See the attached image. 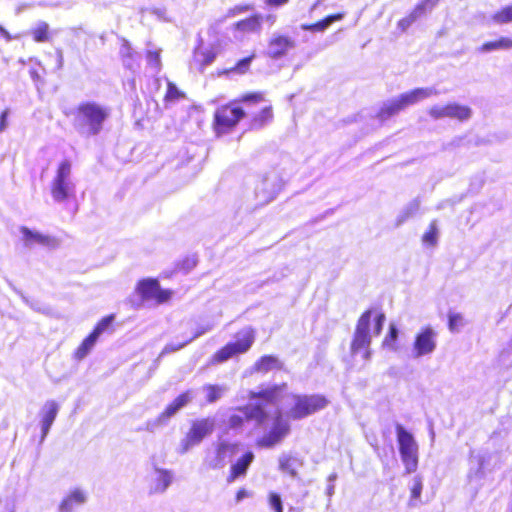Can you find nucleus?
Segmentation results:
<instances>
[{
  "label": "nucleus",
  "mask_w": 512,
  "mask_h": 512,
  "mask_svg": "<svg viewBox=\"0 0 512 512\" xmlns=\"http://www.w3.org/2000/svg\"><path fill=\"white\" fill-rule=\"evenodd\" d=\"M286 389V385H274L259 392L247 391L250 400L258 399L255 404H248L236 409V413L229 417L228 425L232 429L239 428L244 421H255L256 425L266 428L269 420H272L270 431L258 440V445L265 448L273 447L285 438L290 425L282 416V412L276 407L277 401Z\"/></svg>",
  "instance_id": "f257e3e1"
},
{
  "label": "nucleus",
  "mask_w": 512,
  "mask_h": 512,
  "mask_svg": "<svg viewBox=\"0 0 512 512\" xmlns=\"http://www.w3.org/2000/svg\"><path fill=\"white\" fill-rule=\"evenodd\" d=\"M372 316V310H367L361 315L357 322L353 340L351 343L352 354H356L360 350H364L363 358L365 360H369L371 356L369 346L371 343L372 335L378 336L381 333L385 322V315L383 313H377L374 316V325L373 330L371 332Z\"/></svg>",
  "instance_id": "f03ea898"
},
{
  "label": "nucleus",
  "mask_w": 512,
  "mask_h": 512,
  "mask_svg": "<svg viewBox=\"0 0 512 512\" xmlns=\"http://www.w3.org/2000/svg\"><path fill=\"white\" fill-rule=\"evenodd\" d=\"M110 110L95 102L80 104L74 114V127L88 136L97 135L109 117Z\"/></svg>",
  "instance_id": "7ed1b4c3"
},
{
  "label": "nucleus",
  "mask_w": 512,
  "mask_h": 512,
  "mask_svg": "<svg viewBox=\"0 0 512 512\" xmlns=\"http://www.w3.org/2000/svg\"><path fill=\"white\" fill-rule=\"evenodd\" d=\"M438 90L434 87H421L407 91L383 103L378 117L381 120H386L391 116L398 114L400 111L409 106L415 105L432 96H437Z\"/></svg>",
  "instance_id": "20e7f679"
},
{
  "label": "nucleus",
  "mask_w": 512,
  "mask_h": 512,
  "mask_svg": "<svg viewBox=\"0 0 512 512\" xmlns=\"http://www.w3.org/2000/svg\"><path fill=\"white\" fill-rule=\"evenodd\" d=\"M291 407L287 410V416L293 420L306 418L315 412L324 409L328 401L321 395H292Z\"/></svg>",
  "instance_id": "39448f33"
},
{
  "label": "nucleus",
  "mask_w": 512,
  "mask_h": 512,
  "mask_svg": "<svg viewBox=\"0 0 512 512\" xmlns=\"http://www.w3.org/2000/svg\"><path fill=\"white\" fill-rule=\"evenodd\" d=\"M397 442L401 460L408 474L416 471L418 467V444L413 435L402 425H396Z\"/></svg>",
  "instance_id": "423d86ee"
},
{
  "label": "nucleus",
  "mask_w": 512,
  "mask_h": 512,
  "mask_svg": "<svg viewBox=\"0 0 512 512\" xmlns=\"http://www.w3.org/2000/svg\"><path fill=\"white\" fill-rule=\"evenodd\" d=\"M74 194L75 184L71 178V163L64 160L59 164L52 181L51 195L54 201L61 203L73 197Z\"/></svg>",
  "instance_id": "0eeeda50"
},
{
  "label": "nucleus",
  "mask_w": 512,
  "mask_h": 512,
  "mask_svg": "<svg viewBox=\"0 0 512 512\" xmlns=\"http://www.w3.org/2000/svg\"><path fill=\"white\" fill-rule=\"evenodd\" d=\"M255 340L254 330L250 327H246L239 331L236 336V341L228 343L219 351H217L211 362L213 364L222 363L230 359L231 357L247 352Z\"/></svg>",
  "instance_id": "6e6552de"
},
{
  "label": "nucleus",
  "mask_w": 512,
  "mask_h": 512,
  "mask_svg": "<svg viewBox=\"0 0 512 512\" xmlns=\"http://www.w3.org/2000/svg\"><path fill=\"white\" fill-rule=\"evenodd\" d=\"M215 426L216 420L213 417L193 421L185 438L180 442V452L184 454L192 447L199 445L204 438L213 433Z\"/></svg>",
  "instance_id": "1a4fd4ad"
},
{
  "label": "nucleus",
  "mask_w": 512,
  "mask_h": 512,
  "mask_svg": "<svg viewBox=\"0 0 512 512\" xmlns=\"http://www.w3.org/2000/svg\"><path fill=\"white\" fill-rule=\"evenodd\" d=\"M239 445L226 440H219L213 443L211 448L207 449L203 464L208 469H222L227 460L234 456L238 451Z\"/></svg>",
  "instance_id": "9d476101"
},
{
  "label": "nucleus",
  "mask_w": 512,
  "mask_h": 512,
  "mask_svg": "<svg viewBox=\"0 0 512 512\" xmlns=\"http://www.w3.org/2000/svg\"><path fill=\"white\" fill-rule=\"evenodd\" d=\"M491 460V455L486 450H472L468 458L467 480L469 485L476 490L483 486V480L486 478V468Z\"/></svg>",
  "instance_id": "9b49d317"
},
{
  "label": "nucleus",
  "mask_w": 512,
  "mask_h": 512,
  "mask_svg": "<svg viewBox=\"0 0 512 512\" xmlns=\"http://www.w3.org/2000/svg\"><path fill=\"white\" fill-rule=\"evenodd\" d=\"M283 185V180L276 171L262 176L255 187V197L259 204L265 205L273 201Z\"/></svg>",
  "instance_id": "f8f14e48"
},
{
  "label": "nucleus",
  "mask_w": 512,
  "mask_h": 512,
  "mask_svg": "<svg viewBox=\"0 0 512 512\" xmlns=\"http://www.w3.org/2000/svg\"><path fill=\"white\" fill-rule=\"evenodd\" d=\"M245 115L242 108L233 104L222 106L215 112V131L217 134L227 133Z\"/></svg>",
  "instance_id": "ddd939ff"
},
{
  "label": "nucleus",
  "mask_w": 512,
  "mask_h": 512,
  "mask_svg": "<svg viewBox=\"0 0 512 512\" xmlns=\"http://www.w3.org/2000/svg\"><path fill=\"white\" fill-rule=\"evenodd\" d=\"M428 114L434 120L450 118L466 121L471 118L472 110L470 107L458 103H448L446 105L436 104L429 108Z\"/></svg>",
  "instance_id": "4468645a"
},
{
  "label": "nucleus",
  "mask_w": 512,
  "mask_h": 512,
  "mask_svg": "<svg viewBox=\"0 0 512 512\" xmlns=\"http://www.w3.org/2000/svg\"><path fill=\"white\" fill-rule=\"evenodd\" d=\"M438 333L431 326L422 328L415 336L413 356L420 358L431 355L437 347Z\"/></svg>",
  "instance_id": "2eb2a0df"
},
{
  "label": "nucleus",
  "mask_w": 512,
  "mask_h": 512,
  "mask_svg": "<svg viewBox=\"0 0 512 512\" xmlns=\"http://www.w3.org/2000/svg\"><path fill=\"white\" fill-rule=\"evenodd\" d=\"M21 241L26 248L32 249L37 246L54 249L59 246V240L53 236L42 234L37 230L22 226L20 228Z\"/></svg>",
  "instance_id": "dca6fc26"
},
{
  "label": "nucleus",
  "mask_w": 512,
  "mask_h": 512,
  "mask_svg": "<svg viewBox=\"0 0 512 512\" xmlns=\"http://www.w3.org/2000/svg\"><path fill=\"white\" fill-rule=\"evenodd\" d=\"M137 292L143 300H155L158 304L164 303L171 298L170 290L161 289L157 280H142L137 285Z\"/></svg>",
  "instance_id": "f3484780"
},
{
  "label": "nucleus",
  "mask_w": 512,
  "mask_h": 512,
  "mask_svg": "<svg viewBox=\"0 0 512 512\" xmlns=\"http://www.w3.org/2000/svg\"><path fill=\"white\" fill-rule=\"evenodd\" d=\"M88 500L86 490L75 487L70 489L62 498L58 505V512H75L79 507L83 506Z\"/></svg>",
  "instance_id": "a211bd4d"
},
{
  "label": "nucleus",
  "mask_w": 512,
  "mask_h": 512,
  "mask_svg": "<svg viewBox=\"0 0 512 512\" xmlns=\"http://www.w3.org/2000/svg\"><path fill=\"white\" fill-rule=\"evenodd\" d=\"M60 406L59 404L54 400H48L46 401L43 406L41 407L39 411V417H40V426H41V438L40 443H43L46 439L51 426L53 425L58 412H59Z\"/></svg>",
  "instance_id": "6ab92c4d"
},
{
  "label": "nucleus",
  "mask_w": 512,
  "mask_h": 512,
  "mask_svg": "<svg viewBox=\"0 0 512 512\" xmlns=\"http://www.w3.org/2000/svg\"><path fill=\"white\" fill-rule=\"evenodd\" d=\"M193 399V392L188 390L182 394H180L177 398L174 399L172 403H170L166 409L157 417L155 420L156 425H164L167 421L178 413L182 408H184L188 403H190Z\"/></svg>",
  "instance_id": "aec40b11"
},
{
  "label": "nucleus",
  "mask_w": 512,
  "mask_h": 512,
  "mask_svg": "<svg viewBox=\"0 0 512 512\" xmlns=\"http://www.w3.org/2000/svg\"><path fill=\"white\" fill-rule=\"evenodd\" d=\"M294 46L295 42L291 38L274 35L268 44L267 55L273 59H278L285 56Z\"/></svg>",
  "instance_id": "412c9836"
},
{
  "label": "nucleus",
  "mask_w": 512,
  "mask_h": 512,
  "mask_svg": "<svg viewBox=\"0 0 512 512\" xmlns=\"http://www.w3.org/2000/svg\"><path fill=\"white\" fill-rule=\"evenodd\" d=\"M253 460L254 454L251 451H248L242 455L234 464L231 465L230 472L227 477V482L233 483L236 479L244 477Z\"/></svg>",
  "instance_id": "4be33fe9"
},
{
  "label": "nucleus",
  "mask_w": 512,
  "mask_h": 512,
  "mask_svg": "<svg viewBox=\"0 0 512 512\" xmlns=\"http://www.w3.org/2000/svg\"><path fill=\"white\" fill-rule=\"evenodd\" d=\"M172 474L168 470L156 469L150 486L151 493H163L172 483Z\"/></svg>",
  "instance_id": "5701e85b"
},
{
  "label": "nucleus",
  "mask_w": 512,
  "mask_h": 512,
  "mask_svg": "<svg viewBox=\"0 0 512 512\" xmlns=\"http://www.w3.org/2000/svg\"><path fill=\"white\" fill-rule=\"evenodd\" d=\"M420 209L419 199H413L407 203L398 213L395 219V226L399 227L408 221L410 218L415 216Z\"/></svg>",
  "instance_id": "b1692460"
},
{
  "label": "nucleus",
  "mask_w": 512,
  "mask_h": 512,
  "mask_svg": "<svg viewBox=\"0 0 512 512\" xmlns=\"http://www.w3.org/2000/svg\"><path fill=\"white\" fill-rule=\"evenodd\" d=\"M282 364L279 359L272 355L261 357L253 366V371L267 373L272 370L281 369Z\"/></svg>",
  "instance_id": "393cba45"
},
{
  "label": "nucleus",
  "mask_w": 512,
  "mask_h": 512,
  "mask_svg": "<svg viewBox=\"0 0 512 512\" xmlns=\"http://www.w3.org/2000/svg\"><path fill=\"white\" fill-rule=\"evenodd\" d=\"M510 49H512V39L502 36L497 40L485 42L477 50L480 53H489L492 51Z\"/></svg>",
  "instance_id": "a878e982"
},
{
  "label": "nucleus",
  "mask_w": 512,
  "mask_h": 512,
  "mask_svg": "<svg viewBox=\"0 0 512 512\" xmlns=\"http://www.w3.org/2000/svg\"><path fill=\"white\" fill-rule=\"evenodd\" d=\"M228 391V387L224 384H205L202 386V392L205 394L208 403H215L220 400Z\"/></svg>",
  "instance_id": "bb28decb"
},
{
  "label": "nucleus",
  "mask_w": 512,
  "mask_h": 512,
  "mask_svg": "<svg viewBox=\"0 0 512 512\" xmlns=\"http://www.w3.org/2000/svg\"><path fill=\"white\" fill-rule=\"evenodd\" d=\"M212 327H213V325H207L205 327L198 328L197 331L195 332V334L193 335V337H191L190 339H188V340H186V341H184L182 343H179V344L169 343V344H167L163 348L160 356H163L165 354L172 353V352L180 350L181 348L186 346L188 343H190L194 339H196V338L200 337L201 335L205 334L206 332L210 331L212 329Z\"/></svg>",
  "instance_id": "cd10ccee"
},
{
  "label": "nucleus",
  "mask_w": 512,
  "mask_h": 512,
  "mask_svg": "<svg viewBox=\"0 0 512 512\" xmlns=\"http://www.w3.org/2000/svg\"><path fill=\"white\" fill-rule=\"evenodd\" d=\"M216 58V52L214 49H202L197 48L194 52L193 60L196 64L201 67L210 65Z\"/></svg>",
  "instance_id": "c85d7f7f"
},
{
  "label": "nucleus",
  "mask_w": 512,
  "mask_h": 512,
  "mask_svg": "<svg viewBox=\"0 0 512 512\" xmlns=\"http://www.w3.org/2000/svg\"><path fill=\"white\" fill-rule=\"evenodd\" d=\"M31 35L36 42H48L51 40V33L48 23L44 21L38 22L31 30Z\"/></svg>",
  "instance_id": "c756f323"
},
{
  "label": "nucleus",
  "mask_w": 512,
  "mask_h": 512,
  "mask_svg": "<svg viewBox=\"0 0 512 512\" xmlns=\"http://www.w3.org/2000/svg\"><path fill=\"white\" fill-rule=\"evenodd\" d=\"M344 17L343 13H338L334 15H330L326 17L325 19L314 23L312 25H304L302 28L304 30H310V31H324L326 30L333 22L342 20Z\"/></svg>",
  "instance_id": "7c9ffc66"
},
{
  "label": "nucleus",
  "mask_w": 512,
  "mask_h": 512,
  "mask_svg": "<svg viewBox=\"0 0 512 512\" xmlns=\"http://www.w3.org/2000/svg\"><path fill=\"white\" fill-rule=\"evenodd\" d=\"M98 338L91 333L88 337H86L81 345L77 348L75 351V358L77 360L84 359L90 351L93 349L95 343L97 342Z\"/></svg>",
  "instance_id": "2f4dec72"
},
{
  "label": "nucleus",
  "mask_w": 512,
  "mask_h": 512,
  "mask_svg": "<svg viewBox=\"0 0 512 512\" xmlns=\"http://www.w3.org/2000/svg\"><path fill=\"white\" fill-rule=\"evenodd\" d=\"M273 118L272 107L267 106L261 110V112L256 115L251 123L252 128H262L266 124L270 123Z\"/></svg>",
  "instance_id": "473e14b6"
},
{
  "label": "nucleus",
  "mask_w": 512,
  "mask_h": 512,
  "mask_svg": "<svg viewBox=\"0 0 512 512\" xmlns=\"http://www.w3.org/2000/svg\"><path fill=\"white\" fill-rule=\"evenodd\" d=\"M236 29L246 31V32H254L258 31L261 27V20L258 16H253L247 18L245 20L239 21L235 25Z\"/></svg>",
  "instance_id": "72a5a7b5"
},
{
  "label": "nucleus",
  "mask_w": 512,
  "mask_h": 512,
  "mask_svg": "<svg viewBox=\"0 0 512 512\" xmlns=\"http://www.w3.org/2000/svg\"><path fill=\"white\" fill-rule=\"evenodd\" d=\"M279 465L281 471L291 475L292 477H296L297 467L299 465L296 458L283 456L279 460Z\"/></svg>",
  "instance_id": "f704fd0d"
},
{
  "label": "nucleus",
  "mask_w": 512,
  "mask_h": 512,
  "mask_svg": "<svg viewBox=\"0 0 512 512\" xmlns=\"http://www.w3.org/2000/svg\"><path fill=\"white\" fill-rule=\"evenodd\" d=\"M492 20L496 24H507L512 22V4L501 8L493 14Z\"/></svg>",
  "instance_id": "c9c22d12"
},
{
  "label": "nucleus",
  "mask_w": 512,
  "mask_h": 512,
  "mask_svg": "<svg viewBox=\"0 0 512 512\" xmlns=\"http://www.w3.org/2000/svg\"><path fill=\"white\" fill-rule=\"evenodd\" d=\"M439 230L437 222L434 220L429 225V230L422 236V242L425 245L435 246L438 242Z\"/></svg>",
  "instance_id": "e433bc0d"
},
{
  "label": "nucleus",
  "mask_w": 512,
  "mask_h": 512,
  "mask_svg": "<svg viewBox=\"0 0 512 512\" xmlns=\"http://www.w3.org/2000/svg\"><path fill=\"white\" fill-rule=\"evenodd\" d=\"M423 489L422 479L419 476L414 477L411 487V497L408 502L409 507H416Z\"/></svg>",
  "instance_id": "4c0bfd02"
},
{
  "label": "nucleus",
  "mask_w": 512,
  "mask_h": 512,
  "mask_svg": "<svg viewBox=\"0 0 512 512\" xmlns=\"http://www.w3.org/2000/svg\"><path fill=\"white\" fill-rule=\"evenodd\" d=\"M439 1L440 0H421V2L416 5L414 10L422 17L427 12L432 11Z\"/></svg>",
  "instance_id": "58836bf2"
},
{
  "label": "nucleus",
  "mask_w": 512,
  "mask_h": 512,
  "mask_svg": "<svg viewBox=\"0 0 512 512\" xmlns=\"http://www.w3.org/2000/svg\"><path fill=\"white\" fill-rule=\"evenodd\" d=\"M254 57H255V55L252 54L249 57L241 59L240 61H238V63L236 64L235 67H233L229 70V72L238 73V74L246 73L248 71L250 64H251L252 60L254 59Z\"/></svg>",
  "instance_id": "ea45409f"
},
{
  "label": "nucleus",
  "mask_w": 512,
  "mask_h": 512,
  "mask_svg": "<svg viewBox=\"0 0 512 512\" xmlns=\"http://www.w3.org/2000/svg\"><path fill=\"white\" fill-rule=\"evenodd\" d=\"M397 337H398L397 327L394 324H390L389 333L383 341V346L389 347V348L395 350L396 349L395 342L397 340Z\"/></svg>",
  "instance_id": "a19ab883"
},
{
  "label": "nucleus",
  "mask_w": 512,
  "mask_h": 512,
  "mask_svg": "<svg viewBox=\"0 0 512 512\" xmlns=\"http://www.w3.org/2000/svg\"><path fill=\"white\" fill-rule=\"evenodd\" d=\"M114 320V316L113 315H109V316H106L104 317L98 324L97 326L95 327V329L93 330V334L99 338V336L104 332L106 331L109 326L112 324Z\"/></svg>",
  "instance_id": "79ce46f5"
},
{
  "label": "nucleus",
  "mask_w": 512,
  "mask_h": 512,
  "mask_svg": "<svg viewBox=\"0 0 512 512\" xmlns=\"http://www.w3.org/2000/svg\"><path fill=\"white\" fill-rule=\"evenodd\" d=\"M420 17L421 16L413 9V11L407 17L399 20L398 27L402 31H406Z\"/></svg>",
  "instance_id": "37998d69"
},
{
  "label": "nucleus",
  "mask_w": 512,
  "mask_h": 512,
  "mask_svg": "<svg viewBox=\"0 0 512 512\" xmlns=\"http://www.w3.org/2000/svg\"><path fill=\"white\" fill-rule=\"evenodd\" d=\"M463 317L459 313H450L449 314V329L451 331H456L459 327L463 326Z\"/></svg>",
  "instance_id": "c03bdc74"
},
{
  "label": "nucleus",
  "mask_w": 512,
  "mask_h": 512,
  "mask_svg": "<svg viewBox=\"0 0 512 512\" xmlns=\"http://www.w3.org/2000/svg\"><path fill=\"white\" fill-rule=\"evenodd\" d=\"M269 504L275 512H283V506L280 496L277 493H270Z\"/></svg>",
  "instance_id": "a18cd8bd"
},
{
  "label": "nucleus",
  "mask_w": 512,
  "mask_h": 512,
  "mask_svg": "<svg viewBox=\"0 0 512 512\" xmlns=\"http://www.w3.org/2000/svg\"><path fill=\"white\" fill-rule=\"evenodd\" d=\"M148 64L154 67L156 70L160 67V55L156 51H148L147 53Z\"/></svg>",
  "instance_id": "49530a36"
},
{
  "label": "nucleus",
  "mask_w": 512,
  "mask_h": 512,
  "mask_svg": "<svg viewBox=\"0 0 512 512\" xmlns=\"http://www.w3.org/2000/svg\"><path fill=\"white\" fill-rule=\"evenodd\" d=\"M180 97V91L178 88L171 82L168 83V89L166 98L170 100H174Z\"/></svg>",
  "instance_id": "de8ad7c7"
},
{
  "label": "nucleus",
  "mask_w": 512,
  "mask_h": 512,
  "mask_svg": "<svg viewBox=\"0 0 512 512\" xmlns=\"http://www.w3.org/2000/svg\"><path fill=\"white\" fill-rule=\"evenodd\" d=\"M151 13L155 15L159 20L169 21V18L167 17V10L164 7L153 8Z\"/></svg>",
  "instance_id": "09e8293b"
},
{
  "label": "nucleus",
  "mask_w": 512,
  "mask_h": 512,
  "mask_svg": "<svg viewBox=\"0 0 512 512\" xmlns=\"http://www.w3.org/2000/svg\"><path fill=\"white\" fill-rule=\"evenodd\" d=\"M264 98H263V95L261 93H253V94H249V95H246L242 98L241 101L243 102H261L263 101Z\"/></svg>",
  "instance_id": "8fccbe9b"
},
{
  "label": "nucleus",
  "mask_w": 512,
  "mask_h": 512,
  "mask_svg": "<svg viewBox=\"0 0 512 512\" xmlns=\"http://www.w3.org/2000/svg\"><path fill=\"white\" fill-rule=\"evenodd\" d=\"M9 111L6 109L0 115V133L4 132L7 128V118Z\"/></svg>",
  "instance_id": "3c124183"
},
{
  "label": "nucleus",
  "mask_w": 512,
  "mask_h": 512,
  "mask_svg": "<svg viewBox=\"0 0 512 512\" xmlns=\"http://www.w3.org/2000/svg\"><path fill=\"white\" fill-rule=\"evenodd\" d=\"M248 496H249V493L246 489L242 488V489L238 490V492L236 493V497H235L236 503H240L243 499L247 498Z\"/></svg>",
  "instance_id": "603ef678"
},
{
  "label": "nucleus",
  "mask_w": 512,
  "mask_h": 512,
  "mask_svg": "<svg viewBox=\"0 0 512 512\" xmlns=\"http://www.w3.org/2000/svg\"><path fill=\"white\" fill-rule=\"evenodd\" d=\"M287 2H288V0H265V3L267 5L275 6V7L282 6V5L286 4Z\"/></svg>",
  "instance_id": "864d4df0"
},
{
  "label": "nucleus",
  "mask_w": 512,
  "mask_h": 512,
  "mask_svg": "<svg viewBox=\"0 0 512 512\" xmlns=\"http://www.w3.org/2000/svg\"><path fill=\"white\" fill-rule=\"evenodd\" d=\"M0 36H2L7 42H10L13 37L10 35V33L0 25Z\"/></svg>",
  "instance_id": "5fc2aeb1"
},
{
  "label": "nucleus",
  "mask_w": 512,
  "mask_h": 512,
  "mask_svg": "<svg viewBox=\"0 0 512 512\" xmlns=\"http://www.w3.org/2000/svg\"><path fill=\"white\" fill-rule=\"evenodd\" d=\"M57 67L58 69L63 67V53L61 49L57 50Z\"/></svg>",
  "instance_id": "6e6d98bb"
},
{
  "label": "nucleus",
  "mask_w": 512,
  "mask_h": 512,
  "mask_svg": "<svg viewBox=\"0 0 512 512\" xmlns=\"http://www.w3.org/2000/svg\"><path fill=\"white\" fill-rule=\"evenodd\" d=\"M335 486L332 483H329L327 486V495L332 496L334 494Z\"/></svg>",
  "instance_id": "4d7b16f0"
},
{
  "label": "nucleus",
  "mask_w": 512,
  "mask_h": 512,
  "mask_svg": "<svg viewBox=\"0 0 512 512\" xmlns=\"http://www.w3.org/2000/svg\"><path fill=\"white\" fill-rule=\"evenodd\" d=\"M336 477H337L336 474H331L328 477V482L334 484V481H335Z\"/></svg>",
  "instance_id": "13d9d810"
},
{
  "label": "nucleus",
  "mask_w": 512,
  "mask_h": 512,
  "mask_svg": "<svg viewBox=\"0 0 512 512\" xmlns=\"http://www.w3.org/2000/svg\"><path fill=\"white\" fill-rule=\"evenodd\" d=\"M195 265H196V261H195V260H192V262H191V264H190L189 268H192V267H194Z\"/></svg>",
  "instance_id": "bf43d9fd"
}]
</instances>
